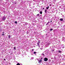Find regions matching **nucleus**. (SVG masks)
I'll return each instance as SVG.
<instances>
[{"label": "nucleus", "instance_id": "f257e3e1", "mask_svg": "<svg viewBox=\"0 0 65 65\" xmlns=\"http://www.w3.org/2000/svg\"><path fill=\"white\" fill-rule=\"evenodd\" d=\"M40 42V41H38V42L37 44V45H38V46L39 47H40V46L39 45Z\"/></svg>", "mask_w": 65, "mask_h": 65}, {"label": "nucleus", "instance_id": "f03ea898", "mask_svg": "<svg viewBox=\"0 0 65 65\" xmlns=\"http://www.w3.org/2000/svg\"><path fill=\"white\" fill-rule=\"evenodd\" d=\"M44 60L45 61H47L48 60V59L46 58H45L44 59Z\"/></svg>", "mask_w": 65, "mask_h": 65}, {"label": "nucleus", "instance_id": "7ed1b4c3", "mask_svg": "<svg viewBox=\"0 0 65 65\" xmlns=\"http://www.w3.org/2000/svg\"><path fill=\"white\" fill-rule=\"evenodd\" d=\"M6 19V18L5 16L3 17V20H5Z\"/></svg>", "mask_w": 65, "mask_h": 65}, {"label": "nucleus", "instance_id": "20e7f679", "mask_svg": "<svg viewBox=\"0 0 65 65\" xmlns=\"http://www.w3.org/2000/svg\"><path fill=\"white\" fill-rule=\"evenodd\" d=\"M42 60H39V63H41V62H42Z\"/></svg>", "mask_w": 65, "mask_h": 65}, {"label": "nucleus", "instance_id": "39448f33", "mask_svg": "<svg viewBox=\"0 0 65 65\" xmlns=\"http://www.w3.org/2000/svg\"><path fill=\"white\" fill-rule=\"evenodd\" d=\"M61 51H58V53H61Z\"/></svg>", "mask_w": 65, "mask_h": 65}, {"label": "nucleus", "instance_id": "423d86ee", "mask_svg": "<svg viewBox=\"0 0 65 65\" xmlns=\"http://www.w3.org/2000/svg\"><path fill=\"white\" fill-rule=\"evenodd\" d=\"M49 8V7H46V8H47V9H48Z\"/></svg>", "mask_w": 65, "mask_h": 65}, {"label": "nucleus", "instance_id": "0eeeda50", "mask_svg": "<svg viewBox=\"0 0 65 65\" xmlns=\"http://www.w3.org/2000/svg\"><path fill=\"white\" fill-rule=\"evenodd\" d=\"M60 21H63V19H60Z\"/></svg>", "mask_w": 65, "mask_h": 65}, {"label": "nucleus", "instance_id": "6e6552de", "mask_svg": "<svg viewBox=\"0 0 65 65\" xmlns=\"http://www.w3.org/2000/svg\"><path fill=\"white\" fill-rule=\"evenodd\" d=\"M45 13H46V12H47V11L46 10H45Z\"/></svg>", "mask_w": 65, "mask_h": 65}, {"label": "nucleus", "instance_id": "1a4fd4ad", "mask_svg": "<svg viewBox=\"0 0 65 65\" xmlns=\"http://www.w3.org/2000/svg\"><path fill=\"white\" fill-rule=\"evenodd\" d=\"M8 36L9 37V38H10V35H9V36Z\"/></svg>", "mask_w": 65, "mask_h": 65}, {"label": "nucleus", "instance_id": "9d476101", "mask_svg": "<svg viewBox=\"0 0 65 65\" xmlns=\"http://www.w3.org/2000/svg\"><path fill=\"white\" fill-rule=\"evenodd\" d=\"M50 23V22H48V23L46 24V25H48V23Z\"/></svg>", "mask_w": 65, "mask_h": 65}, {"label": "nucleus", "instance_id": "9b49d317", "mask_svg": "<svg viewBox=\"0 0 65 65\" xmlns=\"http://www.w3.org/2000/svg\"><path fill=\"white\" fill-rule=\"evenodd\" d=\"M33 59H34V57H32V58H31V59H32V60H33Z\"/></svg>", "mask_w": 65, "mask_h": 65}, {"label": "nucleus", "instance_id": "f8f14e48", "mask_svg": "<svg viewBox=\"0 0 65 65\" xmlns=\"http://www.w3.org/2000/svg\"><path fill=\"white\" fill-rule=\"evenodd\" d=\"M17 65H20V64L19 63H18L17 64Z\"/></svg>", "mask_w": 65, "mask_h": 65}, {"label": "nucleus", "instance_id": "ddd939ff", "mask_svg": "<svg viewBox=\"0 0 65 65\" xmlns=\"http://www.w3.org/2000/svg\"><path fill=\"white\" fill-rule=\"evenodd\" d=\"M34 54H36V52H34Z\"/></svg>", "mask_w": 65, "mask_h": 65}, {"label": "nucleus", "instance_id": "4468645a", "mask_svg": "<svg viewBox=\"0 0 65 65\" xmlns=\"http://www.w3.org/2000/svg\"><path fill=\"white\" fill-rule=\"evenodd\" d=\"M42 56H44V54H42Z\"/></svg>", "mask_w": 65, "mask_h": 65}, {"label": "nucleus", "instance_id": "2eb2a0df", "mask_svg": "<svg viewBox=\"0 0 65 65\" xmlns=\"http://www.w3.org/2000/svg\"><path fill=\"white\" fill-rule=\"evenodd\" d=\"M40 14H42V12L41 11L40 12Z\"/></svg>", "mask_w": 65, "mask_h": 65}, {"label": "nucleus", "instance_id": "dca6fc26", "mask_svg": "<svg viewBox=\"0 0 65 65\" xmlns=\"http://www.w3.org/2000/svg\"><path fill=\"white\" fill-rule=\"evenodd\" d=\"M31 55H33V53H31Z\"/></svg>", "mask_w": 65, "mask_h": 65}, {"label": "nucleus", "instance_id": "f3484780", "mask_svg": "<svg viewBox=\"0 0 65 65\" xmlns=\"http://www.w3.org/2000/svg\"><path fill=\"white\" fill-rule=\"evenodd\" d=\"M50 30V31H52V30H53V29H51Z\"/></svg>", "mask_w": 65, "mask_h": 65}, {"label": "nucleus", "instance_id": "a211bd4d", "mask_svg": "<svg viewBox=\"0 0 65 65\" xmlns=\"http://www.w3.org/2000/svg\"><path fill=\"white\" fill-rule=\"evenodd\" d=\"M15 48V47H14V50H16V48Z\"/></svg>", "mask_w": 65, "mask_h": 65}, {"label": "nucleus", "instance_id": "6ab92c4d", "mask_svg": "<svg viewBox=\"0 0 65 65\" xmlns=\"http://www.w3.org/2000/svg\"><path fill=\"white\" fill-rule=\"evenodd\" d=\"M54 2H56V0H54Z\"/></svg>", "mask_w": 65, "mask_h": 65}, {"label": "nucleus", "instance_id": "aec40b11", "mask_svg": "<svg viewBox=\"0 0 65 65\" xmlns=\"http://www.w3.org/2000/svg\"><path fill=\"white\" fill-rule=\"evenodd\" d=\"M15 24H17V22L15 21Z\"/></svg>", "mask_w": 65, "mask_h": 65}, {"label": "nucleus", "instance_id": "412c9836", "mask_svg": "<svg viewBox=\"0 0 65 65\" xmlns=\"http://www.w3.org/2000/svg\"><path fill=\"white\" fill-rule=\"evenodd\" d=\"M37 15L38 16H39V14H37Z\"/></svg>", "mask_w": 65, "mask_h": 65}, {"label": "nucleus", "instance_id": "4be33fe9", "mask_svg": "<svg viewBox=\"0 0 65 65\" xmlns=\"http://www.w3.org/2000/svg\"><path fill=\"white\" fill-rule=\"evenodd\" d=\"M29 33V32L28 31L27 32V34H28Z\"/></svg>", "mask_w": 65, "mask_h": 65}, {"label": "nucleus", "instance_id": "5701e85b", "mask_svg": "<svg viewBox=\"0 0 65 65\" xmlns=\"http://www.w3.org/2000/svg\"><path fill=\"white\" fill-rule=\"evenodd\" d=\"M4 60H5H5H6V59H5V58H4Z\"/></svg>", "mask_w": 65, "mask_h": 65}, {"label": "nucleus", "instance_id": "b1692460", "mask_svg": "<svg viewBox=\"0 0 65 65\" xmlns=\"http://www.w3.org/2000/svg\"><path fill=\"white\" fill-rule=\"evenodd\" d=\"M32 51H34V49H32Z\"/></svg>", "mask_w": 65, "mask_h": 65}, {"label": "nucleus", "instance_id": "393cba45", "mask_svg": "<svg viewBox=\"0 0 65 65\" xmlns=\"http://www.w3.org/2000/svg\"><path fill=\"white\" fill-rule=\"evenodd\" d=\"M62 60H64V59L63 58L62 59Z\"/></svg>", "mask_w": 65, "mask_h": 65}, {"label": "nucleus", "instance_id": "a878e982", "mask_svg": "<svg viewBox=\"0 0 65 65\" xmlns=\"http://www.w3.org/2000/svg\"><path fill=\"white\" fill-rule=\"evenodd\" d=\"M58 56H59V57H61V55H59Z\"/></svg>", "mask_w": 65, "mask_h": 65}, {"label": "nucleus", "instance_id": "bb28decb", "mask_svg": "<svg viewBox=\"0 0 65 65\" xmlns=\"http://www.w3.org/2000/svg\"><path fill=\"white\" fill-rule=\"evenodd\" d=\"M63 46H64L63 45H62V48H63Z\"/></svg>", "mask_w": 65, "mask_h": 65}, {"label": "nucleus", "instance_id": "cd10ccee", "mask_svg": "<svg viewBox=\"0 0 65 65\" xmlns=\"http://www.w3.org/2000/svg\"><path fill=\"white\" fill-rule=\"evenodd\" d=\"M41 60H42V58H41Z\"/></svg>", "mask_w": 65, "mask_h": 65}, {"label": "nucleus", "instance_id": "c85d7f7f", "mask_svg": "<svg viewBox=\"0 0 65 65\" xmlns=\"http://www.w3.org/2000/svg\"><path fill=\"white\" fill-rule=\"evenodd\" d=\"M43 9H44V8H43Z\"/></svg>", "mask_w": 65, "mask_h": 65}, {"label": "nucleus", "instance_id": "c756f323", "mask_svg": "<svg viewBox=\"0 0 65 65\" xmlns=\"http://www.w3.org/2000/svg\"><path fill=\"white\" fill-rule=\"evenodd\" d=\"M2 35H3V36L4 35V34Z\"/></svg>", "mask_w": 65, "mask_h": 65}, {"label": "nucleus", "instance_id": "7c9ffc66", "mask_svg": "<svg viewBox=\"0 0 65 65\" xmlns=\"http://www.w3.org/2000/svg\"><path fill=\"white\" fill-rule=\"evenodd\" d=\"M50 6H51V5L50 4Z\"/></svg>", "mask_w": 65, "mask_h": 65}, {"label": "nucleus", "instance_id": "2f4dec72", "mask_svg": "<svg viewBox=\"0 0 65 65\" xmlns=\"http://www.w3.org/2000/svg\"><path fill=\"white\" fill-rule=\"evenodd\" d=\"M42 48H41V50H42Z\"/></svg>", "mask_w": 65, "mask_h": 65}, {"label": "nucleus", "instance_id": "473e14b6", "mask_svg": "<svg viewBox=\"0 0 65 65\" xmlns=\"http://www.w3.org/2000/svg\"><path fill=\"white\" fill-rule=\"evenodd\" d=\"M52 51H54V50H52Z\"/></svg>", "mask_w": 65, "mask_h": 65}, {"label": "nucleus", "instance_id": "72a5a7b5", "mask_svg": "<svg viewBox=\"0 0 65 65\" xmlns=\"http://www.w3.org/2000/svg\"><path fill=\"white\" fill-rule=\"evenodd\" d=\"M52 22V21H51V22Z\"/></svg>", "mask_w": 65, "mask_h": 65}]
</instances>
